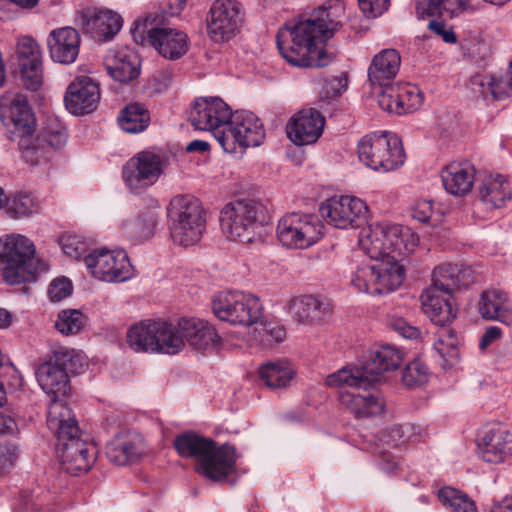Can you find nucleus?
Segmentation results:
<instances>
[{
	"label": "nucleus",
	"instance_id": "obj_9",
	"mask_svg": "<svg viewBox=\"0 0 512 512\" xmlns=\"http://www.w3.org/2000/svg\"><path fill=\"white\" fill-rule=\"evenodd\" d=\"M360 162L380 172H388L402 166L405 152L400 139L387 132H374L361 138L357 145Z\"/></svg>",
	"mask_w": 512,
	"mask_h": 512
},
{
	"label": "nucleus",
	"instance_id": "obj_28",
	"mask_svg": "<svg viewBox=\"0 0 512 512\" xmlns=\"http://www.w3.org/2000/svg\"><path fill=\"white\" fill-rule=\"evenodd\" d=\"M51 58L61 64H72L80 50V35L72 27L54 29L47 38Z\"/></svg>",
	"mask_w": 512,
	"mask_h": 512
},
{
	"label": "nucleus",
	"instance_id": "obj_16",
	"mask_svg": "<svg viewBox=\"0 0 512 512\" xmlns=\"http://www.w3.org/2000/svg\"><path fill=\"white\" fill-rule=\"evenodd\" d=\"M320 213L335 228H355L367 217L368 206L360 198L344 195L323 202Z\"/></svg>",
	"mask_w": 512,
	"mask_h": 512
},
{
	"label": "nucleus",
	"instance_id": "obj_60",
	"mask_svg": "<svg viewBox=\"0 0 512 512\" xmlns=\"http://www.w3.org/2000/svg\"><path fill=\"white\" fill-rule=\"evenodd\" d=\"M359 7L368 17L381 15L388 8L389 0H358Z\"/></svg>",
	"mask_w": 512,
	"mask_h": 512
},
{
	"label": "nucleus",
	"instance_id": "obj_8",
	"mask_svg": "<svg viewBox=\"0 0 512 512\" xmlns=\"http://www.w3.org/2000/svg\"><path fill=\"white\" fill-rule=\"evenodd\" d=\"M168 217L170 236L175 244L187 248L200 242L206 218L197 199L189 195L175 196L170 201Z\"/></svg>",
	"mask_w": 512,
	"mask_h": 512
},
{
	"label": "nucleus",
	"instance_id": "obj_30",
	"mask_svg": "<svg viewBox=\"0 0 512 512\" xmlns=\"http://www.w3.org/2000/svg\"><path fill=\"white\" fill-rule=\"evenodd\" d=\"M477 197L488 209H499L512 197V186L506 177L500 174L484 176L477 185Z\"/></svg>",
	"mask_w": 512,
	"mask_h": 512
},
{
	"label": "nucleus",
	"instance_id": "obj_40",
	"mask_svg": "<svg viewBox=\"0 0 512 512\" xmlns=\"http://www.w3.org/2000/svg\"><path fill=\"white\" fill-rule=\"evenodd\" d=\"M156 320H144L131 326L126 334L129 347L135 352L155 353Z\"/></svg>",
	"mask_w": 512,
	"mask_h": 512
},
{
	"label": "nucleus",
	"instance_id": "obj_48",
	"mask_svg": "<svg viewBox=\"0 0 512 512\" xmlns=\"http://www.w3.org/2000/svg\"><path fill=\"white\" fill-rule=\"evenodd\" d=\"M438 497L440 502L451 512H476L474 502L466 494L454 488H442Z\"/></svg>",
	"mask_w": 512,
	"mask_h": 512
},
{
	"label": "nucleus",
	"instance_id": "obj_36",
	"mask_svg": "<svg viewBox=\"0 0 512 512\" xmlns=\"http://www.w3.org/2000/svg\"><path fill=\"white\" fill-rule=\"evenodd\" d=\"M479 312L484 319L512 323V307L501 290H484L479 301Z\"/></svg>",
	"mask_w": 512,
	"mask_h": 512
},
{
	"label": "nucleus",
	"instance_id": "obj_38",
	"mask_svg": "<svg viewBox=\"0 0 512 512\" xmlns=\"http://www.w3.org/2000/svg\"><path fill=\"white\" fill-rule=\"evenodd\" d=\"M471 90L484 98L490 95L493 99H500L512 93V60L504 76L496 79L492 76H475L470 81Z\"/></svg>",
	"mask_w": 512,
	"mask_h": 512
},
{
	"label": "nucleus",
	"instance_id": "obj_25",
	"mask_svg": "<svg viewBox=\"0 0 512 512\" xmlns=\"http://www.w3.org/2000/svg\"><path fill=\"white\" fill-rule=\"evenodd\" d=\"M184 346L188 344L194 349L205 350L216 347L220 342V336L216 329L208 321L184 316L178 319Z\"/></svg>",
	"mask_w": 512,
	"mask_h": 512
},
{
	"label": "nucleus",
	"instance_id": "obj_20",
	"mask_svg": "<svg viewBox=\"0 0 512 512\" xmlns=\"http://www.w3.org/2000/svg\"><path fill=\"white\" fill-rule=\"evenodd\" d=\"M368 387L339 388L341 407L355 419L362 420L379 416L383 413L385 402L381 396L367 390Z\"/></svg>",
	"mask_w": 512,
	"mask_h": 512
},
{
	"label": "nucleus",
	"instance_id": "obj_24",
	"mask_svg": "<svg viewBox=\"0 0 512 512\" xmlns=\"http://www.w3.org/2000/svg\"><path fill=\"white\" fill-rule=\"evenodd\" d=\"M286 310L296 323L315 325L331 313V305L311 294H300L288 301Z\"/></svg>",
	"mask_w": 512,
	"mask_h": 512
},
{
	"label": "nucleus",
	"instance_id": "obj_42",
	"mask_svg": "<svg viewBox=\"0 0 512 512\" xmlns=\"http://www.w3.org/2000/svg\"><path fill=\"white\" fill-rule=\"evenodd\" d=\"M157 214L152 211L141 213L138 217L124 219L121 222L122 233L134 241H144L153 234Z\"/></svg>",
	"mask_w": 512,
	"mask_h": 512
},
{
	"label": "nucleus",
	"instance_id": "obj_59",
	"mask_svg": "<svg viewBox=\"0 0 512 512\" xmlns=\"http://www.w3.org/2000/svg\"><path fill=\"white\" fill-rule=\"evenodd\" d=\"M18 457L17 448L10 443H0V475L10 471Z\"/></svg>",
	"mask_w": 512,
	"mask_h": 512
},
{
	"label": "nucleus",
	"instance_id": "obj_32",
	"mask_svg": "<svg viewBox=\"0 0 512 512\" xmlns=\"http://www.w3.org/2000/svg\"><path fill=\"white\" fill-rule=\"evenodd\" d=\"M474 271L469 266L444 263L431 274V288H466L476 284Z\"/></svg>",
	"mask_w": 512,
	"mask_h": 512
},
{
	"label": "nucleus",
	"instance_id": "obj_26",
	"mask_svg": "<svg viewBox=\"0 0 512 512\" xmlns=\"http://www.w3.org/2000/svg\"><path fill=\"white\" fill-rule=\"evenodd\" d=\"M35 374L42 390L51 396L48 409L54 402L64 403L67 406L62 400L69 391V379L65 368H62L53 357L50 361L40 364Z\"/></svg>",
	"mask_w": 512,
	"mask_h": 512
},
{
	"label": "nucleus",
	"instance_id": "obj_5",
	"mask_svg": "<svg viewBox=\"0 0 512 512\" xmlns=\"http://www.w3.org/2000/svg\"><path fill=\"white\" fill-rule=\"evenodd\" d=\"M46 264L36 258V246L27 236L11 233L0 237V275L10 286L34 283Z\"/></svg>",
	"mask_w": 512,
	"mask_h": 512
},
{
	"label": "nucleus",
	"instance_id": "obj_62",
	"mask_svg": "<svg viewBox=\"0 0 512 512\" xmlns=\"http://www.w3.org/2000/svg\"><path fill=\"white\" fill-rule=\"evenodd\" d=\"M347 87V78L344 73L327 80L326 95L336 97L340 95Z\"/></svg>",
	"mask_w": 512,
	"mask_h": 512
},
{
	"label": "nucleus",
	"instance_id": "obj_6",
	"mask_svg": "<svg viewBox=\"0 0 512 512\" xmlns=\"http://www.w3.org/2000/svg\"><path fill=\"white\" fill-rule=\"evenodd\" d=\"M269 220L266 206L255 199L229 202L220 213V227L224 236L242 244L259 239Z\"/></svg>",
	"mask_w": 512,
	"mask_h": 512
},
{
	"label": "nucleus",
	"instance_id": "obj_31",
	"mask_svg": "<svg viewBox=\"0 0 512 512\" xmlns=\"http://www.w3.org/2000/svg\"><path fill=\"white\" fill-rule=\"evenodd\" d=\"M144 453L142 437L136 432H122L107 444L106 455L117 465H126L140 459Z\"/></svg>",
	"mask_w": 512,
	"mask_h": 512
},
{
	"label": "nucleus",
	"instance_id": "obj_43",
	"mask_svg": "<svg viewBox=\"0 0 512 512\" xmlns=\"http://www.w3.org/2000/svg\"><path fill=\"white\" fill-rule=\"evenodd\" d=\"M285 335L286 333L282 326L265 323L261 317L257 323L249 328L247 342L249 344L257 343L264 347H269L283 341Z\"/></svg>",
	"mask_w": 512,
	"mask_h": 512
},
{
	"label": "nucleus",
	"instance_id": "obj_29",
	"mask_svg": "<svg viewBox=\"0 0 512 512\" xmlns=\"http://www.w3.org/2000/svg\"><path fill=\"white\" fill-rule=\"evenodd\" d=\"M452 290H424L420 296L424 313L437 325H445L456 316Z\"/></svg>",
	"mask_w": 512,
	"mask_h": 512
},
{
	"label": "nucleus",
	"instance_id": "obj_27",
	"mask_svg": "<svg viewBox=\"0 0 512 512\" xmlns=\"http://www.w3.org/2000/svg\"><path fill=\"white\" fill-rule=\"evenodd\" d=\"M103 63L108 75L122 83L136 79L140 72L137 55L127 47L108 50Z\"/></svg>",
	"mask_w": 512,
	"mask_h": 512
},
{
	"label": "nucleus",
	"instance_id": "obj_49",
	"mask_svg": "<svg viewBox=\"0 0 512 512\" xmlns=\"http://www.w3.org/2000/svg\"><path fill=\"white\" fill-rule=\"evenodd\" d=\"M423 103V95L416 86L398 85V107L395 109L396 114L401 115L411 113L421 107Z\"/></svg>",
	"mask_w": 512,
	"mask_h": 512
},
{
	"label": "nucleus",
	"instance_id": "obj_47",
	"mask_svg": "<svg viewBox=\"0 0 512 512\" xmlns=\"http://www.w3.org/2000/svg\"><path fill=\"white\" fill-rule=\"evenodd\" d=\"M459 344L460 340L456 332L443 328L438 333L434 348L448 364L453 365L459 357Z\"/></svg>",
	"mask_w": 512,
	"mask_h": 512
},
{
	"label": "nucleus",
	"instance_id": "obj_58",
	"mask_svg": "<svg viewBox=\"0 0 512 512\" xmlns=\"http://www.w3.org/2000/svg\"><path fill=\"white\" fill-rule=\"evenodd\" d=\"M384 88L378 95L379 106L389 112L396 114L397 99H398V84L382 85Z\"/></svg>",
	"mask_w": 512,
	"mask_h": 512
},
{
	"label": "nucleus",
	"instance_id": "obj_10",
	"mask_svg": "<svg viewBox=\"0 0 512 512\" xmlns=\"http://www.w3.org/2000/svg\"><path fill=\"white\" fill-rule=\"evenodd\" d=\"M324 230V224L317 215L290 212L278 220L276 236L282 246L304 250L319 242L324 236Z\"/></svg>",
	"mask_w": 512,
	"mask_h": 512
},
{
	"label": "nucleus",
	"instance_id": "obj_33",
	"mask_svg": "<svg viewBox=\"0 0 512 512\" xmlns=\"http://www.w3.org/2000/svg\"><path fill=\"white\" fill-rule=\"evenodd\" d=\"M475 169L468 162H452L441 173L447 192L456 196L468 194L474 183Z\"/></svg>",
	"mask_w": 512,
	"mask_h": 512
},
{
	"label": "nucleus",
	"instance_id": "obj_13",
	"mask_svg": "<svg viewBox=\"0 0 512 512\" xmlns=\"http://www.w3.org/2000/svg\"><path fill=\"white\" fill-rule=\"evenodd\" d=\"M91 275L105 283H122L134 276V268L122 249H96L84 257Z\"/></svg>",
	"mask_w": 512,
	"mask_h": 512
},
{
	"label": "nucleus",
	"instance_id": "obj_7",
	"mask_svg": "<svg viewBox=\"0 0 512 512\" xmlns=\"http://www.w3.org/2000/svg\"><path fill=\"white\" fill-rule=\"evenodd\" d=\"M404 359L397 347L384 344L372 351L370 360L361 367H343L329 374L325 383L330 388L370 387L382 381L383 374L396 370Z\"/></svg>",
	"mask_w": 512,
	"mask_h": 512
},
{
	"label": "nucleus",
	"instance_id": "obj_14",
	"mask_svg": "<svg viewBox=\"0 0 512 512\" xmlns=\"http://www.w3.org/2000/svg\"><path fill=\"white\" fill-rule=\"evenodd\" d=\"M478 456L487 463L500 464L512 457V425L493 422L477 434Z\"/></svg>",
	"mask_w": 512,
	"mask_h": 512
},
{
	"label": "nucleus",
	"instance_id": "obj_51",
	"mask_svg": "<svg viewBox=\"0 0 512 512\" xmlns=\"http://www.w3.org/2000/svg\"><path fill=\"white\" fill-rule=\"evenodd\" d=\"M67 131L59 123L45 127L44 130L37 136L39 143L43 144L53 155L55 150H59L66 145Z\"/></svg>",
	"mask_w": 512,
	"mask_h": 512
},
{
	"label": "nucleus",
	"instance_id": "obj_55",
	"mask_svg": "<svg viewBox=\"0 0 512 512\" xmlns=\"http://www.w3.org/2000/svg\"><path fill=\"white\" fill-rule=\"evenodd\" d=\"M21 77L27 89L36 91L42 85V60L20 64Z\"/></svg>",
	"mask_w": 512,
	"mask_h": 512
},
{
	"label": "nucleus",
	"instance_id": "obj_34",
	"mask_svg": "<svg viewBox=\"0 0 512 512\" xmlns=\"http://www.w3.org/2000/svg\"><path fill=\"white\" fill-rule=\"evenodd\" d=\"M9 118L8 129L12 141L32 136L35 119L24 96L17 95L13 98L9 107Z\"/></svg>",
	"mask_w": 512,
	"mask_h": 512
},
{
	"label": "nucleus",
	"instance_id": "obj_45",
	"mask_svg": "<svg viewBox=\"0 0 512 512\" xmlns=\"http://www.w3.org/2000/svg\"><path fill=\"white\" fill-rule=\"evenodd\" d=\"M150 122L149 111L140 103H133L125 107L120 116L121 128L129 133H138L145 130Z\"/></svg>",
	"mask_w": 512,
	"mask_h": 512
},
{
	"label": "nucleus",
	"instance_id": "obj_11",
	"mask_svg": "<svg viewBox=\"0 0 512 512\" xmlns=\"http://www.w3.org/2000/svg\"><path fill=\"white\" fill-rule=\"evenodd\" d=\"M214 315L232 325L247 326L248 329L262 317L263 306L252 293L240 290H222L212 300Z\"/></svg>",
	"mask_w": 512,
	"mask_h": 512
},
{
	"label": "nucleus",
	"instance_id": "obj_50",
	"mask_svg": "<svg viewBox=\"0 0 512 512\" xmlns=\"http://www.w3.org/2000/svg\"><path fill=\"white\" fill-rule=\"evenodd\" d=\"M430 372L426 364L420 359L411 361L402 374V382L408 388H418L428 382Z\"/></svg>",
	"mask_w": 512,
	"mask_h": 512
},
{
	"label": "nucleus",
	"instance_id": "obj_19",
	"mask_svg": "<svg viewBox=\"0 0 512 512\" xmlns=\"http://www.w3.org/2000/svg\"><path fill=\"white\" fill-rule=\"evenodd\" d=\"M121 16L111 10L97 7L81 9L75 18V24L84 33L98 40L112 39L122 27Z\"/></svg>",
	"mask_w": 512,
	"mask_h": 512
},
{
	"label": "nucleus",
	"instance_id": "obj_54",
	"mask_svg": "<svg viewBox=\"0 0 512 512\" xmlns=\"http://www.w3.org/2000/svg\"><path fill=\"white\" fill-rule=\"evenodd\" d=\"M416 14L418 18L426 16L447 15V11L453 9L451 0H415Z\"/></svg>",
	"mask_w": 512,
	"mask_h": 512
},
{
	"label": "nucleus",
	"instance_id": "obj_1",
	"mask_svg": "<svg viewBox=\"0 0 512 512\" xmlns=\"http://www.w3.org/2000/svg\"><path fill=\"white\" fill-rule=\"evenodd\" d=\"M345 7L340 0H329L310 16L277 34V46L283 58L294 66L324 67L333 60L325 43L341 27Z\"/></svg>",
	"mask_w": 512,
	"mask_h": 512
},
{
	"label": "nucleus",
	"instance_id": "obj_21",
	"mask_svg": "<svg viewBox=\"0 0 512 512\" xmlns=\"http://www.w3.org/2000/svg\"><path fill=\"white\" fill-rule=\"evenodd\" d=\"M99 101V85L89 76L76 77L68 85L64 96L66 109L76 116L92 113L96 110Z\"/></svg>",
	"mask_w": 512,
	"mask_h": 512
},
{
	"label": "nucleus",
	"instance_id": "obj_39",
	"mask_svg": "<svg viewBox=\"0 0 512 512\" xmlns=\"http://www.w3.org/2000/svg\"><path fill=\"white\" fill-rule=\"evenodd\" d=\"M155 353L176 355L184 349L178 323L156 320Z\"/></svg>",
	"mask_w": 512,
	"mask_h": 512
},
{
	"label": "nucleus",
	"instance_id": "obj_52",
	"mask_svg": "<svg viewBox=\"0 0 512 512\" xmlns=\"http://www.w3.org/2000/svg\"><path fill=\"white\" fill-rule=\"evenodd\" d=\"M84 325V316L78 310H63L58 314L55 328L63 335L77 334Z\"/></svg>",
	"mask_w": 512,
	"mask_h": 512
},
{
	"label": "nucleus",
	"instance_id": "obj_37",
	"mask_svg": "<svg viewBox=\"0 0 512 512\" xmlns=\"http://www.w3.org/2000/svg\"><path fill=\"white\" fill-rule=\"evenodd\" d=\"M393 269L388 262L376 261L373 265H363L358 268L352 283L355 288L380 286L383 288H398L402 284H393L390 279Z\"/></svg>",
	"mask_w": 512,
	"mask_h": 512
},
{
	"label": "nucleus",
	"instance_id": "obj_2",
	"mask_svg": "<svg viewBox=\"0 0 512 512\" xmlns=\"http://www.w3.org/2000/svg\"><path fill=\"white\" fill-rule=\"evenodd\" d=\"M418 236L409 228L397 224L375 222L363 228L359 244L373 260L388 262L393 269V284H403L406 271L401 256L410 254L417 246Z\"/></svg>",
	"mask_w": 512,
	"mask_h": 512
},
{
	"label": "nucleus",
	"instance_id": "obj_61",
	"mask_svg": "<svg viewBox=\"0 0 512 512\" xmlns=\"http://www.w3.org/2000/svg\"><path fill=\"white\" fill-rule=\"evenodd\" d=\"M433 214V204L429 200H419L412 207V216L420 222H427Z\"/></svg>",
	"mask_w": 512,
	"mask_h": 512
},
{
	"label": "nucleus",
	"instance_id": "obj_64",
	"mask_svg": "<svg viewBox=\"0 0 512 512\" xmlns=\"http://www.w3.org/2000/svg\"><path fill=\"white\" fill-rule=\"evenodd\" d=\"M428 27L437 35L441 36L445 42H456V36L454 32L450 28H447L443 22L432 20L429 22Z\"/></svg>",
	"mask_w": 512,
	"mask_h": 512
},
{
	"label": "nucleus",
	"instance_id": "obj_18",
	"mask_svg": "<svg viewBox=\"0 0 512 512\" xmlns=\"http://www.w3.org/2000/svg\"><path fill=\"white\" fill-rule=\"evenodd\" d=\"M231 108L218 97L197 99L190 112L189 120L195 129L216 133L226 129L231 119Z\"/></svg>",
	"mask_w": 512,
	"mask_h": 512
},
{
	"label": "nucleus",
	"instance_id": "obj_15",
	"mask_svg": "<svg viewBox=\"0 0 512 512\" xmlns=\"http://www.w3.org/2000/svg\"><path fill=\"white\" fill-rule=\"evenodd\" d=\"M164 169L165 161L160 155L142 151L123 166V180L132 192H139L156 183Z\"/></svg>",
	"mask_w": 512,
	"mask_h": 512
},
{
	"label": "nucleus",
	"instance_id": "obj_46",
	"mask_svg": "<svg viewBox=\"0 0 512 512\" xmlns=\"http://www.w3.org/2000/svg\"><path fill=\"white\" fill-rule=\"evenodd\" d=\"M18 145L23 159L31 166L46 164L51 159L50 151L43 144L39 143L37 137H23L18 140Z\"/></svg>",
	"mask_w": 512,
	"mask_h": 512
},
{
	"label": "nucleus",
	"instance_id": "obj_12",
	"mask_svg": "<svg viewBox=\"0 0 512 512\" xmlns=\"http://www.w3.org/2000/svg\"><path fill=\"white\" fill-rule=\"evenodd\" d=\"M264 138L263 124L249 111L232 113L226 129L216 133V140L227 153H237L238 148L259 146Z\"/></svg>",
	"mask_w": 512,
	"mask_h": 512
},
{
	"label": "nucleus",
	"instance_id": "obj_56",
	"mask_svg": "<svg viewBox=\"0 0 512 512\" xmlns=\"http://www.w3.org/2000/svg\"><path fill=\"white\" fill-rule=\"evenodd\" d=\"M17 56L20 64L42 60V54L36 41L28 36L19 38L17 42Z\"/></svg>",
	"mask_w": 512,
	"mask_h": 512
},
{
	"label": "nucleus",
	"instance_id": "obj_41",
	"mask_svg": "<svg viewBox=\"0 0 512 512\" xmlns=\"http://www.w3.org/2000/svg\"><path fill=\"white\" fill-rule=\"evenodd\" d=\"M295 376L287 360L267 362L259 368V377L271 389L285 388Z\"/></svg>",
	"mask_w": 512,
	"mask_h": 512
},
{
	"label": "nucleus",
	"instance_id": "obj_23",
	"mask_svg": "<svg viewBox=\"0 0 512 512\" xmlns=\"http://www.w3.org/2000/svg\"><path fill=\"white\" fill-rule=\"evenodd\" d=\"M325 118L314 108L295 113L287 124V136L296 145L315 143L322 135Z\"/></svg>",
	"mask_w": 512,
	"mask_h": 512
},
{
	"label": "nucleus",
	"instance_id": "obj_17",
	"mask_svg": "<svg viewBox=\"0 0 512 512\" xmlns=\"http://www.w3.org/2000/svg\"><path fill=\"white\" fill-rule=\"evenodd\" d=\"M242 23L241 5L237 0H216L207 18V31L215 43L232 39Z\"/></svg>",
	"mask_w": 512,
	"mask_h": 512
},
{
	"label": "nucleus",
	"instance_id": "obj_35",
	"mask_svg": "<svg viewBox=\"0 0 512 512\" xmlns=\"http://www.w3.org/2000/svg\"><path fill=\"white\" fill-rule=\"evenodd\" d=\"M401 57L395 49H384L372 60L368 77L373 85H386L397 75Z\"/></svg>",
	"mask_w": 512,
	"mask_h": 512
},
{
	"label": "nucleus",
	"instance_id": "obj_57",
	"mask_svg": "<svg viewBox=\"0 0 512 512\" xmlns=\"http://www.w3.org/2000/svg\"><path fill=\"white\" fill-rule=\"evenodd\" d=\"M60 245L63 252L73 258L79 259L86 252V243L78 236L65 234L60 238Z\"/></svg>",
	"mask_w": 512,
	"mask_h": 512
},
{
	"label": "nucleus",
	"instance_id": "obj_44",
	"mask_svg": "<svg viewBox=\"0 0 512 512\" xmlns=\"http://www.w3.org/2000/svg\"><path fill=\"white\" fill-rule=\"evenodd\" d=\"M7 214L13 219L28 217L40 209V201L28 192H16L6 197Z\"/></svg>",
	"mask_w": 512,
	"mask_h": 512
},
{
	"label": "nucleus",
	"instance_id": "obj_22",
	"mask_svg": "<svg viewBox=\"0 0 512 512\" xmlns=\"http://www.w3.org/2000/svg\"><path fill=\"white\" fill-rule=\"evenodd\" d=\"M146 41L159 55L169 60H178L189 50L187 34L177 28L157 24L147 30Z\"/></svg>",
	"mask_w": 512,
	"mask_h": 512
},
{
	"label": "nucleus",
	"instance_id": "obj_3",
	"mask_svg": "<svg viewBox=\"0 0 512 512\" xmlns=\"http://www.w3.org/2000/svg\"><path fill=\"white\" fill-rule=\"evenodd\" d=\"M47 425L58 440L57 456L61 468L74 476L87 472L95 460V449L80 438L72 410L64 403L54 402L47 412Z\"/></svg>",
	"mask_w": 512,
	"mask_h": 512
},
{
	"label": "nucleus",
	"instance_id": "obj_63",
	"mask_svg": "<svg viewBox=\"0 0 512 512\" xmlns=\"http://www.w3.org/2000/svg\"><path fill=\"white\" fill-rule=\"evenodd\" d=\"M454 7L447 11V16L453 17L461 12L475 11L481 5L482 0H451Z\"/></svg>",
	"mask_w": 512,
	"mask_h": 512
},
{
	"label": "nucleus",
	"instance_id": "obj_53",
	"mask_svg": "<svg viewBox=\"0 0 512 512\" xmlns=\"http://www.w3.org/2000/svg\"><path fill=\"white\" fill-rule=\"evenodd\" d=\"M54 359L65 372L80 373L86 366L84 357L73 349L60 348L54 352Z\"/></svg>",
	"mask_w": 512,
	"mask_h": 512
},
{
	"label": "nucleus",
	"instance_id": "obj_4",
	"mask_svg": "<svg viewBox=\"0 0 512 512\" xmlns=\"http://www.w3.org/2000/svg\"><path fill=\"white\" fill-rule=\"evenodd\" d=\"M173 446L182 458L196 460V471L212 480L222 481L235 471V448L228 444L217 446L211 438L189 431L175 437Z\"/></svg>",
	"mask_w": 512,
	"mask_h": 512
}]
</instances>
